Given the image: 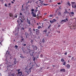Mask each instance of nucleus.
Listing matches in <instances>:
<instances>
[{
    "label": "nucleus",
    "mask_w": 76,
    "mask_h": 76,
    "mask_svg": "<svg viewBox=\"0 0 76 76\" xmlns=\"http://www.w3.org/2000/svg\"><path fill=\"white\" fill-rule=\"evenodd\" d=\"M67 53H64V54L65 55H67Z\"/></svg>",
    "instance_id": "5fc2aeb1"
},
{
    "label": "nucleus",
    "mask_w": 76,
    "mask_h": 76,
    "mask_svg": "<svg viewBox=\"0 0 76 76\" xmlns=\"http://www.w3.org/2000/svg\"><path fill=\"white\" fill-rule=\"evenodd\" d=\"M68 18H69V17H66V19H64V20L65 21V22H66L68 21Z\"/></svg>",
    "instance_id": "1a4fd4ad"
},
{
    "label": "nucleus",
    "mask_w": 76,
    "mask_h": 76,
    "mask_svg": "<svg viewBox=\"0 0 76 76\" xmlns=\"http://www.w3.org/2000/svg\"><path fill=\"white\" fill-rule=\"evenodd\" d=\"M50 23H53L54 22H56V20L55 19H53L52 20H50Z\"/></svg>",
    "instance_id": "39448f33"
},
{
    "label": "nucleus",
    "mask_w": 76,
    "mask_h": 76,
    "mask_svg": "<svg viewBox=\"0 0 76 76\" xmlns=\"http://www.w3.org/2000/svg\"><path fill=\"white\" fill-rule=\"evenodd\" d=\"M23 51L24 52V53H26V52H25V51H24V50H23Z\"/></svg>",
    "instance_id": "bf43d9fd"
},
{
    "label": "nucleus",
    "mask_w": 76,
    "mask_h": 76,
    "mask_svg": "<svg viewBox=\"0 0 76 76\" xmlns=\"http://www.w3.org/2000/svg\"><path fill=\"white\" fill-rule=\"evenodd\" d=\"M25 35L26 37V38H28V37H27V36H28V35H29V34H28V32H26L25 33Z\"/></svg>",
    "instance_id": "2eb2a0df"
},
{
    "label": "nucleus",
    "mask_w": 76,
    "mask_h": 76,
    "mask_svg": "<svg viewBox=\"0 0 76 76\" xmlns=\"http://www.w3.org/2000/svg\"><path fill=\"white\" fill-rule=\"evenodd\" d=\"M61 26L60 25H58V27H60Z\"/></svg>",
    "instance_id": "680f3d73"
},
{
    "label": "nucleus",
    "mask_w": 76,
    "mask_h": 76,
    "mask_svg": "<svg viewBox=\"0 0 76 76\" xmlns=\"http://www.w3.org/2000/svg\"><path fill=\"white\" fill-rule=\"evenodd\" d=\"M20 17L21 18H24V15H22V14L21 13H20Z\"/></svg>",
    "instance_id": "9d476101"
},
{
    "label": "nucleus",
    "mask_w": 76,
    "mask_h": 76,
    "mask_svg": "<svg viewBox=\"0 0 76 76\" xmlns=\"http://www.w3.org/2000/svg\"><path fill=\"white\" fill-rule=\"evenodd\" d=\"M29 31H28V33L29 34H32V31H31V30L30 29H31V28H29Z\"/></svg>",
    "instance_id": "9b49d317"
},
{
    "label": "nucleus",
    "mask_w": 76,
    "mask_h": 76,
    "mask_svg": "<svg viewBox=\"0 0 76 76\" xmlns=\"http://www.w3.org/2000/svg\"><path fill=\"white\" fill-rule=\"evenodd\" d=\"M10 76H15L14 74H11V72H10V71H9V72Z\"/></svg>",
    "instance_id": "6e6552de"
},
{
    "label": "nucleus",
    "mask_w": 76,
    "mask_h": 76,
    "mask_svg": "<svg viewBox=\"0 0 76 76\" xmlns=\"http://www.w3.org/2000/svg\"><path fill=\"white\" fill-rule=\"evenodd\" d=\"M67 68H68V69H69V68L70 67V65L69 64H67Z\"/></svg>",
    "instance_id": "4be33fe9"
},
{
    "label": "nucleus",
    "mask_w": 76,
    "mask_h": 76,
    "mask_svg": "<svg viewBox=\"0 0 76 76\" xmlns=\"http://www.w3.org/2000/svg\"><path fill=\"white\" fill-rule=\"evenodd\" d=\"M24 39H21L22 41H21V42H22V41H23Z\"/></svg>",
    "instance_id": "de8ad7c7"
},
{
    "label": "nucleus",
    "mask_w": 76,
    "mask_h": 76,
    "mask_svg": "<svg viewBox=\"0 0 76 76\" xmlns=\"http://www.w3.org/2000/svg\"><path fill=\"white\" fill-rule=\"evenodd\" d=\"M43 33H46L47 32V29H46L44 31H43Z\"/></svg>",
    "instance_id": "a211bd4d"
},
{
    "label": "nucleus",
    "mask_w": 76,
    "mask_h": 76,
    "mask_svg": "<svg viewBox=\"0 0 76 76\" xmlns=\"http://www.w3.org/2000/svg\"><path fill=\"white\" fill-rule=\"evenodd\" d=\"M9 53H10L8 51V50H7V52L6 53V54H8V55H9Z\"/></svg>",
    "instance_id": "a878e982"
},
{
    "label": "nucleus",
    "mask_w": 76,
    "mask_h": 76,
    "mask_svg": "<svg viewBox=\"0 0 76 76\" xmlns=\"http://www.w3.org/2000/svg\"><path fill=\"white\" fill-rule=\"evenodd\" d=\"M36 32L37 34L38 33H39V30H38L37 29H36Z\"/></svg>",
    "instance_id": "f3484780"
},
{
    "label": "nucleus",
    "mask_w": 76,
    "mask_h": 76,
    "mask_svg": "<svg viewBox=\"0 0 76 76\" xmlns=\"http://www.w3.org/2000/svg\"><path fill=\"white\" fill-rule=\"evenodd\" d=\"M57 4H58V5H60L61 4V3L60 2L57 3Z\"/></svg>",
    "instance_id": "58836bf2"
},
{
    "label": "nucleus",
    "mask_w": 76,
    "mask_h": 76,
    "mask_svg": "<svg viewBox=\"0 0 76 76\" xmlns=\"http://www.w3.org/2000/svg\"><path fill=\"white\" fill-rule=\"evenodd\" d=\"M4 6H6V7H7V4H5Z\"/></svg>",
    "instance_id": "09e8293b"
},
{
    "label": "nucleus",
    "mask_w": 76,
    "mask_h": 76,
    "mask_svg": "<svg viewBox=\"0 0 76 76\" xmlns=\"http://www.w3.org/2000/svg\"><path fill=\"white\" fill-rule=\"evenodd\" d=\"M38 7H40V6L38 5Z\"/></svg>",
    "instance_id": "338daca9"
},
{
    "label": "nucleus",
    "mask_w": 76,
    "mask_h": 76,
    "mask_svg": "<svg viewBox=\"0 0 76 76\" xmlns=\"http://www.w3.org/2000/svg\"><path fill=\"white\" fill-rule=\"evenodd\" d=\"M33 31H35L36 30L35 29H33Z\"/></svg>",
    "instance_id": "e2e57ef3"
},
{
    "label": "nucleus",
    "mask_w": 76,
    "mask_h": 76,
    "mask_svg": "<svg viewBox=\"0 0 76 76\" xmlns=\"http://www.w3.org/2000/svg\"><path fill=\"white\" fill-rule=\"evenodd\" d=\"M11 3H12V4H13V3H14V2H13V1H12Z\"/></svg>",
    "instance_id": "4d7b16f0"
},
{
    "label": "nucleus",
    "mask_w": 76,
    "mask_h": 76,
    "mask_svg": "<svg viewBox=\"0 0 76 76\" xmlns=\"http://www.w3.org/2000/svg\"><path fill=\"white\" fill-rule=\"evenodd\" d=\"M27 22L28 23V24H29V25H30V24H31V23H30L29 20Z\"/></svg>",
    "instance_id": "e433bc0d"
},
{
    "label": "nucleus",
    "mask_w": 76,
    "mask_h": 76,
    "mask_svg": "<svg viewBox=\"0 0 76 76\" xmlns=\"http://www.w3.org/2000/svg\"><path fill=\"white\" fill-rule=\"evenodd\" d=\"M23 5H22V8H23Z\"/></svg>",
    "instance_id": "69168bd1"
},
{
    "label": "nucleus",
    "mask_w": 76,
    "mask_h": 76,
    "mask_svg": "<svg viewBox=\"0 0 76 76\" xmlns=\"http://www.w3.org/2000/svg\"><path fill=\"white\" fill-rule=\"evenodd\" d=\"M14 64H16V61H14Z\"/></svg>",
    "instance_id": "7c9ffc66"
},
{
    "label": "nucleus",
    "mask_w": 76,
    "mask_h": 76,
    "mask_svg": "<svg viewBox=\"0 0 76 76\" xmlns=\"http://www.w3.org/2000/svg\"><path fill=\"white\" fill-rule=\"evenodd\" d=\"M58 32V33H60V31H57Z\"/></svg>",
    "instance_id": "0e129e2a"
},
{
    "label": "nucleus",
    "mask_w": 76,
    "mask_h": 76,
    "mask_svg": "<svg viewBox=\"0 0 76 76\" xmlns=\"http://www.w3.org/2000/svg\"><path fill=\"white\" fill-rule=\"evenodd\" d=\"M42 42H43V43H44V42H45V40H44V39H42Z\"/></svg>",
    "instance_id": "bb28decb"
},
{
    "label": "nucleus",
    "mask_w": 76,
    "mask_h": 76,
    "mask_svg": "<svg viewBox=\"0 0 76 76\" xmlns=\"http://www.w3.org/2000/svg\"><path fill=\"white\" fill-rule=\"evenodd\" d=\"M20 38H23V37L22 36H20Z\"/></svg>",
    "instance_id": "a19ab883"
},
{
    "label": "nucleus",
    "mask_w": 76,
    "mask_h": 76,
    "mask_svg": "<svg viewBox=\"0 0 76 76\" xmlns=\"http://www.w3.org/2000/svg\"><path fill=\"white\" fill-rule=\"evenodd\" d=\"M31 11H32V12H34V9H31Z\"/></svg>",
    "instance_id": "49530a36"
},
{
    "label": "nucleus",
    "mask_w": 76,
    "mask_h": 76,
    "mask_svg": "<svg viewBox=\"0 0 76 76\" xmlns=\"http://www.w3.org/2000/svg\"><path fill=\"white\" fill-rule=\"evenodd\" d=\"M22 45H23V46H24V47H25V46H26V44H25L23 43Z\"/></svg>",
    "instance_id": "c85d7f7f"
},
{
    "label": "nucleus",
    "mask_w": 76,
    "mask_h": 76,
    "mask_svg": "<svg viewBox=\"0 0 76 76\" xmlns=\"http://www.w3.org/2000/svg\"><path fill=\"white\" fill-rule=\"evenodd\" d=\"M64 22H65V21H64V20H62L61 21V24H63Z\"/></svg>",
    "instance_id": "f8f14e48"
},
{
    "label": "nucleus",
    "mask_w": 76,
    "mask_h": 76,
    "mask_svg": "<svg viewBox=\"0 0 76 76\" xmlns=\"http://www.w3.org/2000/svg\"><path fill=\"white\" fill-rule=\"evenodd\" d=\"M13 60H14V61H16V58H14V59Z\"/></svg>",
    "instance_id": "f704fd0d"
},
{
    "label": "nucleus",
    "mask_w": 76,
    "mask_h": 76,
    "mask_svg": "<svg viewBox=\"0 0 76 76\" xmlns=\"http://www.w3.org/2000/svg\"><path fill=\"white\" fill-rule=\"evenodd\" d=\"M8 5L9 6H10V5H11V4L10 3L8 4Z\"/></svg>",
    "instance_id": "864d4df0"
},
{
    "label": "nucleus",
    "mask_w": 76,
    "mask_h": 76,
    "mask_svg": "<svg viewBox=\"0 0 76 76\" xmlns=\"http://www.w3.org/2000/svg\"><path fill=\"white\" fill-rule=\"evenodd\" d=\"M71 3L72 4V8H76V4H75V2H72Z\"/></svg>",
    "instance_id": "20e7f679"
},
{
    "label": "nucleus",
    "mask_w": 76,
    "mask_h": 76,
    "mask_svg": "<svg viewBox=\"0 0 76 76\" xmlns=\"http://www.w3.org/2000/svg\"><path fill=\"white\" fill-rule=\"evenodd\" d=\"M22 29H23V30H24V28H22Z\"/></svg>",
    "instance_id": "052dcab7"
},
{
    "label": "nucleus",
    "mask_w": 76,
    "mask_h": 76,
    "mask_svg": "<svg viewBox=\"0 0 76 76\" xmlns=\"http://www.w3.org/2000/svg\"><path fill=\"white\" fill-rule=\"evenodd\" d=\"M34 58H33V61H35V57H33Z\"/></svg>",
    "instance_id": "79ce46f5"
},
{
    "label": "nucleus",
    "mask_w": 76,
    "mask_h": 76,
    "mask_svg": "<svg viewBox=\"0 0 76 76\" xmlns=\"http://www.w3.org/2000/svg\"><path fill=\"white\" fill-rule=\"evenodd\" d=\"M56 19H58V18L57 17H56Z\"/></svg>",
    "instance_id": "6e6d98bb"
},
{
    "label": "nucleus",
    "mask_w": 76,
    "mask_h": 76,
    "mask_svg": "<svg viewBox=\"0 0 76 76\" xmlns=\"http://www.w3.org/2000/svg\"><path fill=\"white\" fill-rule=\"evenodd\" d=\"M66 62H65L63 64L64 65V66H66Z\"/></svg>",
    "instance_id": "cd10ccee"
},
{
    "label": "nucleus",
    "mask_w": 76,
    "mask_h": 76,
    "mask_svg": "<svg viewBox=\"0 0 76 76\" xmlns=\"http://www.w3.org/2000/svg\"><path fill=\"white\" fill-rule=\"evenodd\" d=\"M31 15H32V16L34 18V17H36V16H37L36 14H35V13H34V12H31Z\"/></svg>",
    "instance_id": "0eeeda50"
},
{
    "label": "nucleus",
    "mask_w": 76,
    "mask_h": 76,
    "mask_svg": "<svg viewBox=\"0 0 76 76\" xmlns=\"http://www.w3.org/2000/svg\"><path fill=\"white\" fill-rule=\"evenodd\" d=\"M10 17H12L13 18V14L12 13H10Z\"/></svg>",
    "instance_id": "412c9836"
},
{
    "label": "nucleus",
    "mask_w": 76,
    "mask_h": 76,
    "mask_svg": "<svg viewBox=\"0 0 76 76\" xmlns=\"http://www.w3.org/2000/svg\"><path fill=\"white\" fill-rule=\"evenodd\" d=\"M49 16V17H53V15H50Z\"/></svg>",
    "instance_id": "72a5a7b5"
},
{
    "label": "nucleus",
    "mask_w": 76,
    "mask_h": 76,
    "mask_svg": "<svg viewBox=\"0 0 76 76\" xmlns=\"http://www.w3.org/2000/svg\"><path fill=\"white\" fill-rule=\"evenodd\" d=\"M68 57L70 58V57H72V56H68Z\"/></svg>",
    "instance_id": "8fccbe9b"
},
{
    "label": "nucleus",
    "mask_w": 76,
    "mask_h": 76,
    "mask_svg": "<svg viewBox=\"0 0 76 76\" xmlns=\"http://www.w3.org/2000/svg\"><path fill=\"white\" fill-rule=\"evenodd\" d=\"M31 43H32V42H33V40H31Z\"/></svg>",
    "instance_id": "603ef678"
},
{
    "label": "nucleus",
    "mask_w": 76,
    "mask_h": 76,
    "mask_svg": "<svg viewBox=\"0 0 76 76\" xmlns=\"http://www.w3.org/2000/svg\"><path fill=\"white\" fill-rule=\"evenodd\" d=\"M25 72L26 73H27V75H29V73H31V69H32V68H30V69H28V68L27 67H26L25 69Z\"/></svg>",
    "instance_id": "f03ea898"
},
{
    "label": "nucleus",
    "mask_w": 76,
    "mask_h": 76,
    "mask_svg": "<svg viewBox=\"0 0 76 76\" xmlns=\"http://www.w3.org/2000/svg\"><path fill=\"white\" fill-rule=\"evenodd\" d=\"M31 62L30 63H29L28 64V66H29V67H31V66H32V65L31 64Z\"/></svg>",
    "instance_id": "ddd939ff"
},
{
    "label": "nucleus",
    "mask_w": 76,
    "mask_h": 76,
    "mask_svg": "<svg viewBox=\"0 0 76 76\" xmlns=\"http://www.w3.org/2000/svg\"><path fill=\"white\" fill-rule=\"evenodd\" d=\"M17 16H17V15H16L15 16V18H17Z\"/></svg>",
    "instance_id": "13d9d810"
},
{
    "label": "nucleus",
    "mask_w": 76,
    "mask_h": 76,
    "mask_svg": "<svg viewBox=\"0 0 76 76\" xmlns=\"http://www.w3.org/2000/svg\"><path fill=\"white\" fill-rule=\"evenodd\" d=\"M15 47H16V48H18V46L16 45H15Z\"/></svg>",
    "instance_id": "a18cd8bd"
},
{
    "label": "nucleus",
    "mask_w": 76,
    "mask_h": 76,
    "mask_svg": "<svg viewBox=\"0 0 76 76\" xmlns=\"http://www.w3.org/2000/svg\"><path fill=\"white\" fill-rule=\"evenodd\" d=\"M12 57H10V59H12Z\"/></svg>",
    "instance_id": "774afa93"
},
{
    "label": "nucleus",
    "mask_w": 76,
    "mask_h": 76,
    "mask_svg": "<svg viewBox=\"0 0 76 76\" xmlns=\"http://www.w3.org/2000/svg\"><path fill=\"white\" fill-rule=\"evenodd\" d=\"M22 11H23L25 10V9H23V8H22V9L21 10Z\"/></svg>",
    "instance_id": "ea45409f"
},
{
    "label": "nucleus",
    "mask_w": 76,
    "mask_h": 76,
    "mask_svg": "<svg viewBox=\"0 0 76 76\" xmlns=\"http://www.w3.org/2000/svg\"><path fill=\"white\" fill-rule=\"evenodd\" d=\"M18 74L20 76H23V74H22V72H18Z\"/></svg>",
    "instance_id": "423d86ee"
},
{
    "label": "nucleus",
    "mask_w": 76,
    "mask_h": 76,
    "mask_svg": "<svg viewBox=\"0 0 76 76\" xmlns=\"http://www.w3.org/2000/svg\"><path fill=\"white\" fill-rule=\"evenodd\" d=\"M61 62H64V59L62 58L61 59Z\"/></svg>",
    "instance_id": "5701e85b"
},
{
    "label": "nucleus",
    "mask_w": 76,
    "mask_h": 76,
    "mask_svg": "<svg viewBox=\"0 0 76 76\" xmlns=\"http://www.w3.org/2000/svg\"><path fill=\"white\" fill-rule=\"evenodd\" d=\"M69 26L71 29H76V24L73 23V24L71 23H69Z\"/></svg>",
    "instance_id": "f257e3e1"
},
{
    "label": "nucleus",
    "mask_w": 76,
    "mask_h": 76,
    "mask_svg": "<svg viewBox=\"0 0 76 76\" xmlns=\"http://www.w3.org/2000/svg\"><path fill=\"white\" fill-rule=\"evenodd\" d=\"M28 51H29V53H30V52H32V50H29Z\"/></svg>",
    "instance_id": "c03bdc74"
},
{
    "label": "nucleus",
    "mask_w": 76,
    "mask_h": 76,
    "mask_svg": "<svg viewBox=\"0 0 76 76\" xmlns=\"http://www.w3.org/2000/svg\"><path fill=\"white\" fill-rule=\"evenodd\" d=\"M43 3V1H40V3H41V4L40 5V6H42V3Z\"/></svg>",
    "instance_id": "aec40b11"
},
{
    "label": "nucleus",
    "mask_w": 76,
    "mask_h": 76,
    "mask_svg": "<svg viewBox=\"0 0 76 76\" xmlns=\"http://www.w3.org/2000/svg\"><path fill=\"white\" fill-rule=\"evenodd\" d=\"M33 53H34L33 52H32L31 53H30V56H31V57H32V56H33Z\"/></svg>",
    "instance_id": "6ab92c4d"
},
{
    "label": "nucleus",
    "mask_w": 76,
    "mask_h": 76,
    "mask_svg": "<svg viewBox=\"0 0 76 76\" xmlns=\"http://www.w3.org/2000/svg\"><path fill=\"white\" fill-rule=\"evenodd\" d=\"M20 57L21 58H25V57L21 55L20 56Z\"/></svg>",
    "instance_id": "b1692460"
},
{
    "label": "nucleus",
    "mask_w": 76,
    "mask_h": 76,
    "mask_svg": "<svg viewBox=\"0 0 76 76\" xmlns=\"http://www.w3.org/2000/svg\"><path fill=\"white\" fill-rule=\"evenodd\" d=\"M60 72H65L66 70L64 69H61L60 70Z\"/></svg>",
    "instance_id": "4468645a"
},
{
    "label": "nucleus",
    "mask_w": 76,
    "mask_h": 76,
    "mask_svg": "<svg viewBox=\"0 0 76 76\" xmlns=\"http://www.w3.org/2000/svg\"><path fill=\"white\" fill-rule=\"evenodd\" d=\"M68 4L69 5V6H70L71 5V4H70V3L69 2H68Z\"/></svg>",
    "instance_id": "c756f323"
},
{
    "label": "nucleus",
    "mask_w": 76,
    "mask_h": 76,
    "mask_svg": "<svg viewBox=\"0 0 76 76\" xmlns=\"http://www.w3.org/2000/svg\"><path fill=\"white\" fill-rule=\"evenodd\" d=\"M44 6H47V4H44Z\"/></svg>",
    "instance_id": "3c124183"
},
{
    "label": "nucleus",
    "mask_w": 76,
    "mask_h": 76,
    "mask_svg": "<svg viewBox=\"0 0 76 76\" xmlns=\"http://www.w3.org/2000/svg\"><path fill=\"white\" fill-rule=\"evenodd\" d=\"M17 71H18V72H19L20 70V69H18V70L17 69Z\"/></svg>",
    "instance_id": "473e14b6"
},
{
    "label": "nucleus",
    "mask_w": 76,
    "mask_h": 76,
    "mask_svg": "<svg viewBox=\"0 0 76 76\" xmlns=\"http://www.w3.org/2000/svg\"><path fill=\"white\" fill-rule=\"evenodd\" d=\"M64 13L65 14H66V13H69V12H67V11L66 10L65 12H64Z\"/></svg>",
    "instance_id": "393cba45"
},
{
    "label": "nucleus",
    "mask_w": 76,
    "mask_h": 76,
    "mask_svg": "<svg viewBox=\"0 0 76 76\" xmlns=\"http://www.w3.org/2000/svg\"><path fill=\"white\" fill-rule=\"evenodd\" d=\"M70 14H71L72 16H73L74 15V13L73 12H70V14L69 13V15H70Z\"/></svg>",
    "instance_id": "dca6fc26"
},
{
    "label": "nucleus",
    "mask_w": 76,
    "mask_h": 76,
    "mask_svg": "<svg viewBox=\"0 0 76 76\" xmlns=\"http://www.w3.org/2000/svg\"><path fill=\"white\" fill-rule=\"evenodd\" d=\"M7 67H10V68H12L13 67V65L10 62H7Z\"/></svg>",
    "instance_id": "7ed1b4c3"
},
{
    "label": "nucleus",
    "mask_w": 76,
    "mask_h": 76,
    "mask_svg": "<svg viewBox=\"0 0 76 76\" xmlns=\"http://www.w3.org/2000/svg\"><path fill=\"white\" fill-rule=\"evenodd\" d=\"M41 28V26H39L38 27V29H40V28Z\"/></svg>",
    "instance_id": "2f4dec72"
},
{
    "label": "nucleus",
    "mask_w": 76,
    "mask_h": 76,
    "mask_svg": "<svg viewBox=\"0 0 76 76\" xmlns=\"http://www.w3.org/2000/svg\"><path fill=\"white\" fill-rule=\"evenodd\" d=\"M40 57L41 58L43 57V55H42V54H41L40 55Z\"/></svg>",
    "instance_id": "4c0bfd02"
},
{
    "label": "nucleus",
    "mask_w": 76,
    "mask_h": 76,
    "mask_svg": "<svg viewBox=\"0 0 76 76\" xmlns=\"http://www.w3.org/2000/svg\"><path fill=\"white\" fill-rule=\"evenodd\" d=\"M58 14L59 15H61V12H58Z\"/></svg>",
    "instance_id": "37998d69"
},
{
    "label": "nucleus",
    "mask_w": 76,
    "mask_h": 76,
    "mask_svg": "<svg viewBox=\"0 0 76 76\" xmlns=\"http://www.w3.org/2000/svg\"><path fill=\"white\" fill-rule=\"evenodd\" d=\"M50 26H51V25H50V26H48V29H50Z\"/></svg>",
    "instance_id": "c9c22d12"
}]
</instances>
